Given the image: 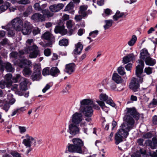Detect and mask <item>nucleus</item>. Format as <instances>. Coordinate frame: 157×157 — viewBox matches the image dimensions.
I'll return each instance as SVG.
<instances>
[{"mask_svg":"<svg viewBox=\"0 0 157 157\" xmlns=\"http://www.w3.org/2000/svg\"><path fill=\"white\" fill-rule=\"evenodd\" d=\"M139 64L136 67V74L138 79L133 78L129 85V88L134 92L138 91L140 87V83H142L143 78L140 76L143 72L144 63L141 60H139Z\"/></svg>","mask_w":157,"mask_h":157,"instance_id":"obj_1","label":"nucleus"},{"mask_svg":"<svg viewBox=\"0 0 157 157\" xmlns=\"http://www.w3.org/2000/svg\"><path fill=\"white\" fill-rule=\"evenodd\" d=\"M126 114L123 118V119L126 124L128 125V127L132 128L135 123V121L133 118L136 120H138L139 119V114L137 112L134 108H127Z\"/></svg>","mask_w":157,"mask_h":157,"instance_id":"obj_2","label":"nucleus"},{"mask_svg":"<svg viewBox=\"0 0 157 157\" xmlns=\"http://www.w3.org/2000/svg\"><path fill=\"white\" fill-rule=\"evenodd\" d=\"M73 144H69L68 145V151L71 152L77 153L84 154L87 153V151L82 150V147L84 144L83 141L80 139L74 138L72 139Z\"/></svg>","mask_w":157,"mask_h":157,"instance_id":"obj_3","label":"nucleus"},{"mask_svg":"<svg viewBox=\"0 0 157 157\" xmlns=\"http://www.w3.org/2000/svg\"><path fill=\"white\" fill-rule=\"evenodd\" d=\"M25 54L24 49L20 51L19 53L16 52H12L10 53V56L15 59H18V61L15 64H17L20 67L22 68L27 64L29 65L31 63L30 61L25 58L23 56Z\"/></svg>","mask_w":157,"mask_h":157,"instance_id":"obj_4","label":"nucleus"},{"mask_svg":"<svg viewBox=\"0 0 157 157\" xmlns=\"http://www.w3.org/2000/svg\"><path fill=\"white\" fill-rule=\"evenodd\" d=\"M120 129L115 136V144L118 145L123 141V137L126 138L129 135V132L132 128L128 127L125 123H122L120 127Z\"/></svg>","mask_w":157,"mask_h":157,"instance_id":"obj_5","label":"nucleus"},{"mask_svg":"<svg viewBox=\"0 0 157 157\" xmlns=\"http://www.w3.org/2000/svg\"><path fill=\"white\" fill-rule=\"evenodd\" d=\"M93 103V101L89 99L82 100L80 101V111L87 117H90L93 114L92 108L89 105Z\"/></svg>","mask_w":157,"mask_h":157,"instance_id":"obj_6","label":"nucleus"},{"mask_svg":"<svg viewBox=\"0 0 157 157\" xmlns=\"http://www.w3.org/2000/svg\"><path fill=\"white\" fill-rule=\"evenodd\" d=\"M25 54L30 53L29 57L31 58H35L39 55L40 51L38 47L35 45L26 47L24 48Z\"/></svg>","mask_w":157,"mask_h":157,"instance_id":"obj_7","label":"nucleus"},{"mask_svg":"<svg viewBox=\"0 0 157 157\" xmlns=\"http://www.w3.org/2000/svg\"><path fill=\"white\" fill-rule=\"evenodd\" d=\"M12 26L17 31H20L23 25V21L19 17L14 18L11 21Z\"/></svg>","mask_w":157,"mask_h":157,"instance_id":"obj_8","label":"nucleus"},{"mask_svg":"<svg viewBox=\"0 0 157 157\" xmlns=\"http://www.w3.org/2000/svg\"><path fill=\"white\" fill-rule=\"evenodd\" d=\"M25 137L26 139L23 140L22 143L25 146L29 147L31 146V144L34 146H36V140L35 138L30 136L28 134H26Z\"/></svg>","mask_w":157,"mask_h":157,"instance_id":"obj_9","label":"nucleus"},{"mask_svg":"<svg viewBox=\"0 0 157 157\" xmlns=\"http://www.w3.org/2000/svg\"><path fill=\"white\" fill-rule=\"evenodd\" d=\"M64 28L63 22L60 20L54 29V32L56 33H59L62 35H64L67 32V30L65 29Z\"/></svg>","mask_w":157,"mask_h":157,"instance_id":"obj_10","label":"nucleus"},{"mask_svg":"<svg viewBox=\"0 0 157 157\" xmlns=\"http://www.w3.org/2000/svg\"><path fill=\"white\" fill-rule=\"evenodd\" d=\"M31 77L33 81H39L40 79V70L38 64H36L34 66V71Z\"/></svg>","mask_w":157,"mask_h":157,"instance_id":"obj_11","label":"nucleus"},{"mask_svg":"<svg viewBox=\"0 0 157 157\" xmlns=\"http://www.w3.org/2000/svg\"><path fill=\"white\" fill-rule=\"evenodd\" d=\"M79 125L74 124H70L68 126L69 132L73 136H75L80 133V129Z\"/></svg>","mask_w":157,"mask_h":157,"instance_id":"obj_12","label":"nucleus"},{"mask_svg":"<svg viewBox=\"0 0 157 157\" xmlns=\"http://www.w3.org/2000/svg\"><path fill=\"white\" fill-rule=\"evenodd\" d=\"M32 25L30 23L25 21L21 30L23 35H29L32 32Z\"/></svg>","mask_w":157,"mask_h":157,"instance_id":"obj_13","label":"nucleus"},{"mask_svg":"<svg viewBox=\"0 0 157 157\" xmlns=\"http://www.w3.org/2000/svg\"><path fill=\"white\" fill-rule=\"evenodd\" d=\"M82 120V114L80 113L76 112L72 115L71 119L72 123L71 124L79 125Z\"/></svg>","mask_w":157,"mask_h":157,"instance_id":"obj_14","label":"nucleus"},{"mask_svg":"<svg viewBox=\"0 0 157 157\" xmlns=\"http://www.w3.org/2000/svg\"><path fill=\"white\" fill-rule=\"evenodd\" d=\"M99 98L101 101H105L106 102L110 105L113 107H115L116 106L115 104L113 102L111 98H109L108 96L104 93H101L100 94Z\"/></svg>","mask_w":157,"mask_h":157,"instance_id":"obj_15","label":"nucleus"},{"mask_svg":"<svg viewBox=\"0 0 157 157\" xmlns=\"http://www.w3.org/2000/svg\"><path fill=\"white\" fill-rule=\"evenodd\" d=\"M5 69L8 72H12L14 70V69L12 67L11 63L8 62L2 63L0 66V70L1 71L3 72Z\"/></svg>","mask_w":157,"mask_h":157,"instance_id":"obj_16","label":"nucleus"},{"mask_svg":"<svg viewBox=\"0 0 157 157\" xmlns=\"http://www.w3.org/2000/svg\"><path fill=\"white\" fill-rule=\"evenodd\" d=\"M31 18L37 22H42L45 20V17L44 15L39 13H36L33 14Z\"/></svg>","mask_w":157,"mask_h":157,"instance_id":"obj_17","label":"nucleus"},{"mask_svg":"<svg viewBox=\"0 0 157 157\" xmlns=\"http://www.w3.org/2000/svg\"><path fill=\"white\" fill-rule=\"evenodd\" d=\"M64 6V5L63 4L59 3L57 4L51 5L50 6L49 8L51 12L56 13L61 10Z\"/></svg>","mask_w":157,"mask_h":157,"instance_id":"obj_18","label":"nucleus"},{"mask_svg":"<svg viewBox=\"0 0 157 157\" xmlns=\"http://www.w3.org/2000/svg\"><path fill=\"white\" fill-rule=\"evenodd\" d=\"M75 66V65L74 63L66 64L64 71L69 74H71L74 71Z\"/></svg>","mask_w":157,"mask_h":157,"instance_id":"obj_19","label":"nucleus"},{"mask_svg":"<svg viewBox=\"0 0 157 157\" xmlns=\"http://www.w3.org/2000/svg\"><path fill=\"white\" fill-rule=\"evenodd\" d=\"M135 59V58L133 53L129 54L123 58L122 62L124 64H125L129 62L132 61Z\"/></svg>","mask_w":157,"mask_h":157,"instance_id":"obj_20","label":"nucleus"},{"mask_svg":"<svg viewBox=\"0 0 157 157\" xmlns=\"http://www.w3.org/2000/svg\"><path fill=\"white\" fill-rule=\"evenodd\" d=\"M87 8V6L86 5H82L80 7L78 13L79 14H81L83 17H86L88 15L87 12L86 11Z\"/></svg>","mask_w":157,"mask_h":157,"instance_id":"obj_21","label":"nucleus"},{"mask_svg":"<svg viewBox=\"0 0 157 157\" xmlns=\"http://www.w3.org/2000/svg\"><path fill=\"white\" fill-rule=\"evenodd\" d=\"M75 48L73 51V52L75 55L80 54L83 49V45L80 42H78L75 45Z\"/></svg>","mask_w":157,"mask_h":157,"instance_id":"obj_22","label":"nucleus"},{"mask_svg":"<svg viewBox=\"0 0 157 157\" xmlns=\"http://www.w3.org/2000/svg\"><path fill=\"white\" fill-rule=\"evenodd\" d=\"M41 37L42 39L50 41H52L54 39V37L53 35L48 32H46L43 34Z\"/></svg>","mask_w":157,"mask_h":157,"instance_id":"obj_23","label":"nucleus"},{"mask_svg":"<svg viewBox=\"0 0 157 157\" xmlns=\"http://www.w3.org/2000/svg\"><path fill=\"white\" fill-rule=\"evenodd\" d=\"M112 80L117 84L122 82L123 79L121 77L116 73H114L112 75Z\"/></svg>","mask_w":157,"mask_h":157,"instance_id":"obj_24","label":"nucleus"},{"mask_svg":"<svg viewBox=\"0 0 157 157\" xmlns=\"http://www.w3.org/2000/svg\"><path fill=\"white\" fill-rule=\"evenodd\" d=\"M140 55L141 59L144 61L150 56L147 50L146 49L142 50L141 51Z\"/></svg>","mask_w":157,"mask_h":157,"instance_id":"obj_25","label":"nucleus"},{"mask_svg":"<svg viewBox=\"0 0 157 157\" xmlns=\"http://www.w3.org/2000/svg\"><path fill=\"white\" fill-rule=\"evenodd\" d=\"M145 143L147 145L150 146L152 149L156 148L157 147V140L155 139L152 142L149 140H147Z\"/></svg>","mask_w":157,"mask_h":157,"instance_id":"obj_26","label":"nucleus"},{"mask_svg":"<svg viewBox=\"0 0 157 157\" xmlns=\"http://www.w3.org/2000/svg\"><path fill=\"white\" fill-rule=\"evenodd\" d=\"M59 73L60 71L56 67H52L50 70V75L53 77L57 76Z\"/></svg>","mask_w":157,"mask_h":157,"instance_id":"obj_27","label":"nucleus"},{"mask_svg":"<svg viewBox=\"0 0 157 157\" xmlns=\"http://www.w3.org/2000/svg\"><path fill=\"white\" fill-rule=\"evenodd\" d=\"M5 78L6 82H7V87H9L11 86L13 81L11 80L12 79H13L12 74L10 73L6 74L5 76Z\"/></svg>","mask_w":157,"mask_h":157,"instance_id":"obj_28","label":"nucleus"},{"mask_svg":"<svg viewBox=\"0 0 157 157\" xmlns=\"http://www.w3.org/2000/svg\"><path fill=\"white\" fill-rule=\"evenodd\" d=\"M146 154V150L144 148H140L139 151H137L135 156L132 155L131 157H141V155L144 156Z\"/></svg>","mask_w":157,"mask_h":157,"instance_id":"obj_29","label":"nucleus"},{"mask_svg":"<svg viewBox=\"0 0 157 157\" xmlns=\"http://www.w3.org/2000/svg\"><path fill=\"white\" fill-rule=\"evenodd\" d=\"M144 61L146 65L151 66H154L156 63L155 59L151 58L150 56Z\"/></svg>","mask_w":157,"mask_h":157,"instance_id":"obj_30","label":"nucleus"},{"mask_svg":"<svg viewBox=\"0 0 157 157\" xmlns=\"http://www.w3.org/2000/svg\"><path fill=\"white\" fill-rule=\"evenodd\" d=\"M96 102L104 111L106 113L108 112L109 110V108L105 105V104L103 101H98Z\"/></svg>","mask_w":157,"mask_h":157,"instance_id":"obj_31","label":"nucleus"},{"mask_svg":"<svg viewBox=\"0 0 157 157\" xmlns=\"http://www.w3.org/2000/svg\"><path fill=\"white\" fill-rule=\"evenodd\" d=\"M123 16L125 17V15H124V13H120V12L117 10L116 14L113 16V19L115 21H117L119 18H121Z\"/></svg>","mask_w":157,"mask_h":157,"instance_id":"obj_32","label":"nucleus"},{"mask_svg":"<svg viewBox=\"0 0 157 157\" xmlns=\"http://www.w3.org/2000/svg\"><path fill=\"white\" fill-rule=\"evenodd\" d=\"M105 24L104 25L103 27L105 30L109 29L112 25L113 21L112 20H107L105 21Z\"/></svg>","mask_w":157,"mask_h":157,"instance_id":"obj_33","label":"nucleus"},{"mask_svg":"<svg viewBox=\"0 0 157 157\" xmlns=\"http://www.w3.org/2000/svg\"><path fill=\"white\" fill-rule=\"evenodd\" d=\"M22 72L24 75L25 76H27L31 74L32 73V71L29 67H25L23 69Z\"/></svg>","mask_w":157,"mask_h":157,"instance_id":"obj_34","label":"nucleus"},{"mask_svg":"<svg viewBox=\"0 0 157 157\" xmlns=\"http://www.w3.org/2000/svg\"><path fill=\"white\" fill-rule=\"evenodd\" d=\"M52 12L49 11L48 10H42V13L43 15L46 16L48 17H50L53 15V13Z\"/></svg>","mask_w":157,"mask_h":157,"instance_id":"obj_35","label":"nucleus"},{"mask_svg":"<svg viewBox=\"0 0 157 157\" xmlns=\"http://www.w3.org/2000/svg\"><path fill=\"white\" fill-rule=\"evenodd\" d=\"M137 39V37L135 35H132L131 39L128 42V44L130 46H132L136 42Z\"/></svg>","mask_w":157,"mask_h":157,"instance_id":"obj_36","label":"nucleus"},{"mask_svg":"<svg viewBox=\"0 0 157 157\" xmlns=\"http://www.w3.org/2000/svg\"><path fill=\"white\" fill-rule=\"evenodd\" d=\"M33 11L32 6H30L27 8L26 10L23 13V15L25 17H27Z\"/></svg>","mask_w":157,"mask_h":157,"instance_id":"obj_37","label":"nucleus"},{"mask_svg":"<svg viewBox=\"0 0 157 157\" xmlns=\"http://www.w3.org/2000/svg\"><path fill=\"white\" fill-rule=\"evenodd\" d=\"M7 98L9 100V101L8 103L11 105L13 104L15 101V100L13 98V95L11 94H9L7 95Z\"/></svg>","mask_w":157,"mask_h":157,"instance_id":"obj_38","label":"nucleus"},{"mask_svg":"<svg viewBox=\"0 0 157 157\" xmlns=\"http://www.w3.org/2000/svg\"><path fill=\"white\" fill-rule=\"evenodd\" d=\"M157 105V99L153 98L149 104L148 106L149 108H154Z\"/></svg>","mask_w":157,"mask_h":157,"instance_id":"obj_39","label":"nucleus"},{"mask_svg":"<svg viewBox=\"0 0 157 157\" xmlns=\"http://www.w3.org/2000/svg\"><path fill=\"white\" fill-rule=\"evenodd\" d=\"M104 13L102 14L103 17L108 16L112 13V10L108 8L104 10Z\"/></svg>","mask_w":157,"mask_h":157,"instance_id":"obj_40","label":"nucleus"},{"mask_svg":"<svg viewBox=\"0 0 157 157\" xmlns=\"http://www.w3.org/2000/svg\"><path fill=\"white\" fill-rule=\"evenodd\" d=\"M68 40L66 39H63L60 40L59 42V44L60 46H67L68 44Z\"/></svg>","mask_w":157,"mask_h":157,"instance_id":"obj_41","label":"nucleus"},{"mask_svg":"<svg viewBox=\"0 0 157 157\" xmlns=\"http://www.w3.org/2000/svg\"><path fill=\"white\" fill-rule=\"evenodd\" d=\"M117 71L118 74L121 75H124L126 73L124 67L121 66L118 67Z\"/></svg>","mask_w":157,"mask_h":157,"instance_id":"obj_42","label":"nucleus"},{"mask_svg":"<svg viewBox=\"0 0 157 157\" xmlns=\"http://www.w3.org/2000/svg\"><path fill=\"white\" fill-rule=\"evenodd\" d=\"M107 85L112 90H115L116 88V84L113 81H110L107 83Z\"/></svg>","mask_w":157,"mask_h":157,"instance_id":"obj_43","label":"nucleus"},{"mask_svg":"<svg viewBox=\"0 0 157 157\" xmlns=\"http://www.w3.org/2000/svg\"><path fill=\"white\" fill-rule=\"evenodd\" d=\"M74 4L73 2H70L66 6L65 9L66 10H71L74 7Z\"/></svg>","mask_w":157,"mask_h":157,"instance_id":"obj_44","label":"nucleus"},{"mask_svg":"<svg viewBox=\"0 0 157 157\" xmlns=\"http://www.w3.org/2000/svg\"><path fill=\"white\" fill-rule=\"evenodd\" d=\"M7 82L4 80H2L0 81V87L3 89L5 88L6 86L7 87Z\"/></svg>","mask_w":157,"mask_h":157,"instance_id":"obj_45","label":"nucleus"},{"mask_svg":"<svg viewBox=\"0 0 157 157\" xmlns=\"http://www.w3.org/2000/svg\"><path fill=\"white\" fill-rule=\"evenodd\" d=\"M49 67H47L44 68L43 70L42 71V75L44 76H46L50 75V70H49Z\"/></svg>","mask_w":157,"mask_h":157,"instance_id":"obj_46","label":"nucleus"},{"mask_svg":"<svg viewBox=\"0 0 157 157\" xmlns=\"http://www.w3.org/2000/svg\"><path fill=\"white\" fill-rule=\"evenodd\" d=\"M74 24V23L73 22L72 20H71L67 21L66 23L67 27L68 29H70L72 28Z\"/></svg>","mask_w":157,"mask_h":157,"instance_id":"obj_47","label":"nucleus"},{"mask_svg":"<svg viewBox=\"0 0 157 157\" xmlns=\"http://www.w3.org/2000/svg\"><path fill=\"white\" fill-rule=\"evenodd\" d=\"M10 105L9 103L6 102L4 104L3 108L6 112H7L9 109Z\"/></svg>","mask_w":157,"mask_h":157,"instance_id":"obj_48","label":"nucleus"},{"mask_svg":"<svg viewBox=\"0 0 157 157\" xmlns=\"http://www.w3.org/2000/svg\"><path fill=\"white\" fill-rule=\"evenodd\" d=\"M33 7L35 10L36 11H41L42 10L40 6L38 3H35L33 6Z\"/></svg>","mask_w":157,"mask_h":157,"instance_id":"obj_49","label":"nucleus"},{"mask_svg":"<svg viewBox=\"0 0 157 157\" xmlns=\"http://www.w3.org/2000/svg\"><path fill=\"white\" fill-rule=\"evenodd\" d=\"M152 136L151 133L148 132L144 134L143 135V137L144 139H148L152 137Z\"/></svg>","mask_w":157,"mask_h":157,"instance_id":"obj_50","label":"nucleus"},{"mask_svg":"<svg viewBox=\"0 0 157 157\" xmlns=\"http://www.w3.org/2000/svg\"><path fill=\"white\" fill-rule=\"evenodd\" d=\"M98 30H95L90 32L89 34V36L95 38L98 35Z\"/></svg>","mask_w":157,"mask_h":157,"instance_id":"obj_51","label":"nucleus"},{"mask_svg":"<svg viewBox=\"0 0 157 157\" xmlns=\"http://www.w3.org/2000/svg\"><path fill=\"white\" fill-rule=\"evenodd\" d=\"M152 68L149 67H146L144 69V72L147 75H150L152 73Z\"/></svg>","mask_w":157,"mask_h":157,"instance_id":"obj_52","label":"nucleus"},{"mask_svg":"<svg viewBox=\"0 0 157 157\" xmlns=\"http://www.w3.org/2000/svg\"><path fill=\"white\" fill-rule=\"evenodd\" d=\"M51 50L50 49L47 48L45 49L44 51V54L46 56H49L51 55Z\"/></svg>","mask_w":157,"mask_h":157,"instance_id":"obj_53","label":"nucleus"},{"mask_svg":"<svg viewBox=\"0 0 157 157\" xmlns=\"http://www.w3.org/2000/svg\"><path fill=\"white\" fill-rule=\"evenodd\" d=\"M21 76L20 74H17L16 76L14 77L13 78V81L14 82H17L18 81V80H20V79L21 78Z\"/></svg>","mask_w":157,"mask_h":157,"instance_id":"obj_54","label":"nucleus"},{"mask_svg":"<svg viewBox=\"0 0 157 157\" xmlns=\"http://www.w3.org/2000/svg\"><path fill=\"white\" fill-rule=\"evenodd\" d=\"M21 90H26V84L24 82H22L20 84V86Z\"/></svg>","mask_w":157,"mask_h":157,"instance_id":"obj_55","label":"nucleus"},{"mask_svg":"<svg viewBox=\"0 0 157 157\" xmlns=\"http://www.w3.org/2000/svg\"><path fill=\"white\" fill-rule=\"evenodd\" d=\"M40 33V29L38 28L34 29L33 31V35H36Z\"/></svg>","mask_w":157,"mask_h":157,"instance_id":"obj_56","label":"nucleus"},{"mask_svg":"<svg viewBox=\"0 0 157 157\" xmlns=\"http://www.w3.org/2000/svg\"><path fill=\"white\" fill-rule=\"evenodd\" d=\"M30 2L29 0H20L18 2V3L19 4H27Z\"/></svg>","mask_w":157,"mask_h":157,"instance_id":"obj_57","label":"nucleus"},{"mask_svg":"<svg viewBox=\"0 0 157 157\" xmlns=\"http://www.w3.org/2000/svg\"><path fill=\"white\" fill-rule=\"evenodd\" d=\"M144 140L142 138H140L137 140V143L139 145L143 146H144L143 142Z\"/></svg>","mask_w":157,"mask_h":157,"instance_id":"obj_58","label":"nucleus"},{"mask_svg":"<svg viewBox=\"0 0 157 157\" xmlns=\"http://www.w3.org/2000/svg\"><path fill=\"white\" fill-rule=\"evenodd\" d=\"M8 31V34L9 35H10L11 36H13L15 34L14 31L12 29H10V28H8L7 30Z\"/></svg>","mask_w":157,"mask_h":157,"instance_id":"obj_59","label":"nucleus"},{"mask_svg":"<svg viewBox=\"0 0 157 157\" xmlns=\"http://www.w3.org/2000/svg\"><path fill=\"white\" fill-rule=\"evenodd\" d=\"M82 16L80 14L79 15H76L75 17V19L76 21H78L82 20Z\"/></svg>","mask_w":157,"mask_h":157,"instance_id":"obj_60","label":"nucleus"},{"mask_svg":"<svg viewBox=\"0 0 157 157\" xmlns=\"http://www.w3.org/2000/svg\"><path fill=\"white\" fill-rule=\"evenodd\" d=\"M20 132L21 133H24L26 131L25 127H22L19 126L18 127Z\"/></svg>","mask_w":157,"mask_h":157,"instance_id":"obj_61","label":"nucleus"},{"mask_svg":"<svg viewBox=\"0 0 157 157\" xmlns=\"http://www.w3.org/2000/svg\"><path fill=\"white\" fill-rule=\"evenodd\" d=\"M127 70L130 71L132 68V64L131 63H129L126 65L125 67Z\"/></svg>","mask_w":157,"mask_h":157,"instance_id":"obj_62","label":"nucleus"},{"mask_svg":"<svg viewBox=\"0 0 157 157\" xmlns=\"http://www.w3.org/2000/svg\"><path fill=\"white\" fill-rule=\"evenodd\" d=\"M51 86L49 84H47L44 88L42 90L43 92L45 93L47 90L50 89Z\"/></svg>","mask_w":157,"mask_h":157,"instance_id":"obj_63","label":"nucleus"},{"mask_svg":"<svg viewBox=\"0 0 157 157\" xmlns=\"http://www.w3.org/2000/svg\"><path fill=\"white\" fill-rule=\"evenodd\" d=\"M11 154L13 157H21L19 154L17 152H12Z\"/></svg>","mask_w":157,"mask_h":157,"instance_id":"obj_64","label":"nucleus"}]
</instances>
